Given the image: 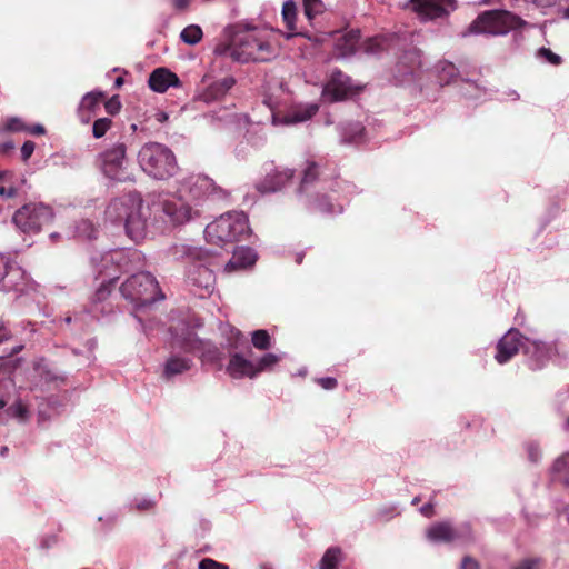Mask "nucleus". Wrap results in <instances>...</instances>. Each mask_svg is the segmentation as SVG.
<instances>
[{
	"mask_svg": "<svg viewBox=\"0 0 569 569\" xmlns=\"http://www.w3.org/2000/svg\"><path fill=\"white\" fill-rule=\"evenodd\" d=\"M149 87L154 92H166L170 87H179L178 76L166 68L153 70L149 77Z\"/></svg>",
	"mask_w": 569,
	"mask_h": 569,
	"instance_id": "nucleus-23",
	"label": "nucleus"
},
{
	"mask_svg": "<svg viewBox=\"0 0 569 569\" xmlns=\"http://www.w3.org/2000/svg\"><path fill=\"white\" fill-rule=\"evenodd\" d=\"M171 1H172V6L177 10H184L188 8V6L190 3V0H171Z\"/></svg>",
	"mask_w": 569,
	"mask_h": 569,
	"instance_id": "nucleus-56",
	"label": "nucleus"
},
{
	"mask_svg": "<svg viewBox=\"0 0 569 569\" xmlns=\"http://www.w3.org/2000/svg\"><path fill=\"white\" fill-rule=\"evenodd\" d=\"M507 94H508V97L511 100H518L519 99V94L515 90H510Z\"/></svg>",
	"mask_w": 569,
	"mask_h": 569,
	"instance_id": "nucleus-63",
	"label": "nucleus"
},
{
	"mask_svg": "<svg viewBox=\"0 0 569 569\" xmlns=\"http://www.w3.org/2000/svg\"><path fill=\"white\" fill-rule=\"evenodd\" d=\"M98 229L89 220H80L76 224L74 236L81 239L92 240L97 238Z\"/></svg>",
	"mask_w": 569,
	"mask_h": 569,
	"instance_id": "nucleus-33",
	"label": "nucleus"
},
{
	"mask_svg": "<svg viewBox=\"0 0 569 569\" xmlns=\"http://www.w3.org/2000/svg\"><path fill=\"white\" fill-rule=\"evenodd\" d=\"M216 260L217 254L211 252L209 261H199L194 266H189L186 270L189 283L200 290H203L206 293L211 292L216 282V276L212 269L217 264Z\"/></svg>",
	"mask_w": 569,
	"mask_h": 569,
	"instance_id": "nucleus-14",
	"label": "nucleus"
},
{
	"mask_svg": "<svg viewBox=\"0 0 569 569\" xmlns=\"http://www.w3.org/2000/svg\"><path fill=\"white\" fill-rule=\"evenodd\" d=\"M138 163L146 174L156 180H168L179 170L172 150L159 142L144 143L138 152Z\"/></svg>",
	"mask_w": 569,
	"mask_h": 569,
	"instance_id": "nucleus-4",
	"label": "nucleus"
},
{
	"mask_svg": "<svg viewBox=\"0 0 569 569\" xmlns=\"http://www.w3.org/2000/svg\"><path fill=\"white\" fill-rule=\"evenodd\" d=\"M526 337L519 330L510 328L497 342L495 360L499 365L509 362L521 349Z\"/></svg>",
	"mask_w": 569,
	"mask_h": 569,
	"instance_id": "nucleus-18",
	"label": "nucleus"
},
{
	"mask_svg": "<svg viewBox=\"0 0 569 569\" xmlns=\"http://www.w3.org/2000/svg\"><path fill=\"white\" fill-rule=\"evenodd\" d=\"M111 120L109 118H99L93 122L92 134L94 138H102L110 129Z\"/></svg>",
	"mask_w": 569,
	"mask_h": 569,
	"instance_id": "nucleus-44",
	"label": "nucleus"
},
{
	"mask_svg": "<svg viewBox=\"0 0 569 569\" xmlns=\"http://www.w3.org/2000/svg\"><path fill=\"white\" fill-rule=\"evenodd\" d=\"M226 371L232 379H253L257 377L254 361L247 359L241 352H234L230 356Z\"/></svg>",
	"mask_w": 569,
	"mask_h": 569,
	"instance_id": "nucleus-21",
	"label": "nucleus"
},
{
	"mask_svg": "<svg viewBox=\"0 0 569 569\" xmlns=\"http://www.w3.org/2000/svg\"><path fill=\"white\" fill-rule=\"evenodd\" d=\"M315 381L325 390H333L338 386V380L335 377L317 378Z\"/></svg>",
	"mask_w": 569,
	"mask_h": 569,
	"instance_id": "nucleus-49",
	"label": "nucleus"
},
{
	"mask_svg": "<svg viewBox=\"0 0 569 569\" xmlns=\"http://www.w3.org/2000/svg\"><path fill=\"white\" fill-rule=\"evenodd\" d=\"M29 132L32 134H43L44 128L41 124H36L32 128L29 129Z\"/></svg>",
	"mask_w": 569,
	"mask_h": 569,
	"instance_id": "nucleus-60",
	"label": "nucleus"
},
{
	"mask_svg": "<svg viewBox=\"0 0 569 569\" xmlns=\"http://www.w3.org/2000/svg\"><path fill=\"white\" fill-rule=\"evenodd\" d=\"M526 365L531 371H540L547 367L551 358L557 353L556 342H546L526 337L522 350Z\"/></svg>",
	"mask_w": 569,
	"mask_h": 569,
	"instance_id": "nucleus-12",
	"label": "nucleus"
},
{
	"mask_svg": "<svg viewBox=\"0 0 569 569\" xmlns=\"http://www.w3.org/2000/svg\"><path fill=\"white\" fill-rule=\"evenodd\" d=\"M250 232L248 217L242 211L223 213L204 229L207 241L219 247L244 240Z\"/></svg>",
	"mask_w": 569,
	"mask_h": 569,
	"instance_id": "nucleus-5",
	"label": "nucleus"
},
{
	"mask_svg": "<svg viewBox=\"0 0 569 569\" xmlns=\"http://www.w3.org/2000/svg\"><path fill=\"white\" fill-rule=\"evenodd\" d=\"M551 471L553 475H569V451L555 460Z\"/></svg>",
	"mask_w": 569,
	"mask_h": 569,
	"instance_id": "nucleus-43",
	"label": "nucleus"
},
{
	"mask_svg": "<svg viewBox=\"0 0 569 569\" xmlns=\"http://www.w3.org/2000/svg\"><path fill=\"white\" fill-rule=\"evenodd\" d=\"M452 526L449 522H438L427 530V538L435 543L452 541Z\"/></svg>",
	"mask_w": 569,
	"mask_h": 569,
	"instance_id": "nucleus-27",
	"label": "nucleus"
},
{
	"mask_svg": "<svg viewBox=\"0 0 569 569\" xmlns=\"http://www.w3.org/2000/svg\"><path fill=\"white\" fill-rule=\"evenodd\" d=\"M345 560V555L339 546L329 547L322 555L318 569H339V566Z\"/></svg>",
	"mask_w": 569,
	"mask_h": 569,
	"instance_id": "nucleus-28",
	"label": "nucleus"
},
{
	"mask_svg": "<svg viewBox=\"0 0 569 569\" xmlns=\"http://www.w3.org/2000/svg\"><path fill=\"white\" fill-rule=\"evenodd\" d=\"M34 142L32 141H26L22 147H21V158L23 161H27L29 160V158L32 156L33 151H34Z\"/></svg>",
	"mask_w": 569,
	"mask_h": 569,
	"instance_id": "nucleus-52",
	"label": "nucleus"
},
{
	"mask_svg": "<svg viewBox=\"0 0 569 569\" xmlns=\"http://www.w3.org/2000/svg\"><path fill=\"white\" fill-rule=\"evenodd\" d=\"M323 3L321 0H303V12L309 21L322 13Z\"/></svg>",
	"mask_w": 569,
	"mask_h": 569,
	"instance_id": "nucleus-40",
	"label": "nucleus"
},
{
	"mask_svg": "<svg viewBox=\"0 0 569 569\" xmlns=\"http://www.w3.org/2000/svg\"><path fill=\"white\" fill-rule=\"evenodd\" d=\"M7 129L10 131H21L24 127L19 118H11L7 122Z\"/></svg>",
	"mask_w": 569,
	"mask_h": 569,
	"instance_id": "nucleus-54",
	"label": "nucleus"
},
{
	"mask_svg": "<svg viewBox=\"0 0 569 569\" xmlns=\"http://www.w3.org/2000/svg\"><path fill=\"white\" fill-rule=\"evenodd\" d=\"M413 11L423 21L447 18L457 8L456 0H410Z\"/></svg>",
	"mask_w": 569,
	"mask_h": 569,
	"instance_id": "nucleus-15",
	"label": "nucleus"
},
{
	"mask_svg": "<svg viewBox=\"0 0 569 569\" xmlns=\"http://www.w3.org/2000/svg\"><path fill=\"white\" fill-rule=\"evenodd\" d=\"M541 558H526L517 565L512 566L511 569H538L541 565Z\"/></svg>",
	"mask_w": 569,
	"mask_h": 569,
	"instance_id": "nucleus-46",
	"label": "nucleus"
},
{
	"mask_svg": "<svg viewBox=\"0 0 569 569\" xmlns=\"http://www.w3.org/2000/svg\"><path fill=\"white\" fill-rule=\"evenodd\" d=\"M295 171L289 168H274L270 170L259 183L258 190L262 193L280 191L293 178Z\"/></svg>",
	"mask_w": 569,
	"mask_h": 569,
	"instance_id": "nucleus-20",
	"label": "nucleus"
},
{
	"mask_svg": "<svg viewBox=\"0 0 569 569\" xmlns=\"http://www.w3.org/2000/svg\"><path fill=\"white\" fill-rule=\"evenodd\" d=\"M263 103L271 111L273 124H296L305 122L311 119L318 112L319 109L317 103H305L296 106L284 116H279L276 112L278 104L271 97L266 96L263 98Z\"/></svg>",
	"mask_w": 569,
	"mask_h": 569,
	"instance_id": "nucleus-13",
	"label": "nucleus"
},
{
	"mask_svg": "<svg viewBox=\"0 0 569 569\" xmlns=\"http://www.w3.org/2000/svg\"><path fill=\"white\" fill-rule=\"evenodd\" d=\"M343 143H360L363 140L365 128L360 122H343L338 126Z\"/></svg>",
	"mask_w": 569,
	"mask_h": 569,
	"instance_id": "nucleus-26",
	"label": "nucleus"
},
{
	"mask_svg": "<svg viewBox=\"0 0 569 569\" xmlns=\"http://www.w3.org/2000/svg\"><path fill=\"white\" fill-rule=\"evenodd\" d=\"M420 512L425 517H431L433 515V506L428 502L420 508Z\"/></svg>",
	"mask_w": 569,
	"mask_h": 569,
	"instance_id": "nucleus-57",
	"label": "nucleus"
},
{
	"mask_svg": "<svg viewBox=\"0 0 569 569\" xmlns=\"http://www.w3.org/2000/svg\"><path fill=\"white\" fill-rule=\"evenodd\" d=\"M358 39H359L358 31H351L347 36H345V41L347 44V50H346L345 54L352 53L355 51Z\"/></svg>",
	"mask_w": 569,
	"mask_h": 569,
	"instance_id": "nucleus-48",
	"label": "nucleus"
},
{
	"mask_svg": "<svg viewBox=\"0 0 569 569\" xmlns=\"http://www.w3.org/2000/svg\"><path fill=\"white\" fill-rule=\"evenodd\" d=\"M273 54L271 44L256 29L237 32L231 42V58L234 61H268Z\"/></svg>",
	"mask_w": 569,
	"mask_h": 569,
	"instance_id": "nucleus-9",
	"label": "nucleus"
},
{
	"mask_svg": "<svg viewBox=\"0 0 569 569\" xmlns=\"http://www.w3.org/2000/svg\"><path fill=\"white\" fill-rule=\"evenodd\" d=\"M526 26L527 22L525 20L508 10H487L470 23L463 36H505Z\"/></svg>",
	"mask_w": 569,
	"mask_h": 569,
	"instance_id": "nucleus-7",
	"label": "nucleus"
},
{
	"mask_svg": "<svg viewBox=\"0 0 569 569\" xmlns=\"http://www.w3.org/2000/svg\"><path fill=\"white\" fill-rule=\"evenodd\" d=\"M251 341L259 350H268L271 347V337L264 329L254 330L251 333Z\"/></svg>",
	"mask_w": 569,
	"mask_h": 569,
	"instance_id": "nucleus-36",
	"label": "nucleus"
},
{
	"mask_svg": "<svg viewBox=\"0 0 569 569\" xmlns=\"http://www.w3.org/2000/svg\"><path fill=\"white\" fill-rule=\"evenodd\" d=\"M1 282L6 291L16 292L18 296H22L34 289V283L27 272L9 259Z\"/></svg>",
	"mask_w": 569,
	"mask_h": 569,
	"instance_id": "nucleus-17",
	"label": "nucleus"
},
{
	"mask_svg": "<svg viewBox=\"0 0 569 569\" xmlns=\"http://www.w3.org/2000/svg\"><path fill=\"white\" fill-rule=\"evenodd\" d=\"M227 192L204 174L191 173L178 181L173 193H152L144 201L130 192L110 201L106 220L124 227L133 241L146 237L149 220L179 226L199 214L198 206L208 199H223Z\"/></svg>",
	"mask_w": 569,
	"mask_h": 569,
	"instance_id": "nucleus-1",
	"label": "nucleus"
},
{
	"mask_svg": "<svg viewBox=\"0 0 569 569\" xmlns=\"http://www.w3.org/2000/svg\"><path fill=\"white\" fill-rule=\"evenodd\" d=\"M17 188L12 182V173L9 171H0V197L10 199L16 197Z\"/></svg>",
	"mask_w": 569,
	"mask_h": 569,
	"instance_id": "nucleus-32",
	"label": "nucleus"
},
{
	"mask_svg": "<svg viewBox=\"0 0 569 569\" xmlns=\"http://www.w3.org/2000/svg\"><path fill=\"white\" fill-rule=\"evenodd\" d=\"M466 86L468 87L467 89H465V94L469 98V99H479L481 93H480V89L479 87L472 82V81H466Z\"/></svg>",
	"mask_w": 569,
	"mask_h": 569,
	"instance_id": "nucleus-50",
	"label": "nucleus"
},
{
	"mask_svg": "<svg viewBox=\"0 0 569 569\" xmlns=\"http://www.w3.org/2000/svg\"><path fill=\"white\" fill-rule=\"evenodd\" d=\"M6 412L8 416L16 418L19 422H26L29 418V410L21 400L14 401L8 407Z\"/></svg>",
	"mask_w": 569,
	"mask_h": 569,
	"instance_id": "nucleus-37",
	"label": "nucleus"
},
{
	"mask_svg": "<svg viewBox=\"0 0 569 569\" xmlns=\"http://www.w3.org/2000/svg\"><path fill=\"white\" fill-rule=\"evenodd\" d=\"M452 541L461 545L472 543L476 540L469 522H462L452 527Z\"/></svg>",
	"mask_w": 569,
	"mask_h": 569,
	"instance_id": "nucleus-30",
	"label": "nucleus"
},
{
	"mask_svg": "<svg viewBox=\"0 0 569 569\" xmlns=\"http://www.w3.org/2000/svg\"><path fill=\"white\" fill-rule=\"evenodd\" d=\"M120 292L134 310L148 308L156 301L164 299L158 281L150 272L132 274L121 284Z\"/></svg>",
	"mask_w": 569,
	"mask_h": 569,
	"instance_id": "nucleus-8",
	"label": "nucleus"
},
{
	"mask_svg": "<svg viewBox=\"0 0 569 569\" xmlns=\"http://www.w3.org/2000/svg\"><path fill=\"white\" fill-rule=\"evenodd\" d=\"M157 501L150 496H136L129 500L127 508L130 511L146 512L152 510Z\"/></svg>",
	"mask_w": 569,
	"mask_h": 569,
	"instance_id": "nucleus-31",
	"label": "nucleus"
},
{
	"mask_svg": "<svg viewBox=\"0 0 569 569\" xmlns=\"http://www.w3.org/2000/svg\"><path fill=\"white\" fill-rule=\"evenodd\" d=\"M53 218L52 209L43 203L30 202L22 206L12 217L13 223L22 232H38L43 226L51 222Z\"/></svg>",
	"mask_w": 569,
	"mask_h": 569,
	"instance_id": "nucleus-10",
	"label": "nucleus"
},
{
	"mask_svg": "<svg viewBox=\"0 0 569 569\" xmlns=\"http://www.w3.org/2000/svg\"><path fill=\"white\" fill-rule=\"evenodd\" d=\"M211 252L212 251L190 242H176L166 250V254L169 258L174 261L183 262L186 269L191 264L194 266L199 261H209Z\"/></svg>",
	"mask_w": 569,
	"mask_h": 569,
	"instance_id": "nucleus-16",
	"label": "nucleus"
},
{
	"mask_svg": "<svg viewBox=\"0 0 569 569\" xmlns=\"http://www.w3.org/2000/svg\"><path fill=\"white\" fill-rule=\"evenodd\" d=\"M104 107H106V110L108 113L114 114V113L119 112V110L121 108V103H120L118 97H112L110 100H108L106 102Z\"/></svg>",
	"mask_w": 569,
	"mask_h": 569,
	"instance_id": "nucleus-51",
	"label": "nucleus"
},
{
	"mask_svg": "<svg viewBox=\"0 0 569 569\" xmlns=\"http://www.w3.org/2000/svg\"><path fill=\"white\" fill-rule=\"evenodd\" d=\"M297 17V6L293 0L284 1L282 6V18L289 30H295V22Z\"/></svg>",
	"mask_w": 569,
	"mask_h": 569,
	"instance_id": "nucleus-35",
	"label": "nucleus"
},
{
	"mask_svg": "<svg viewBox=\"0 0 569 569\" xmlns=\"http://www.w3.org/2000/svg\"><path fill=\"white\" fill-rule=\"evenodd\" d=\"M479 568H480V565L475 558H472L470 556H466L462 558L461 563H460V569H479Z\"/></svg>",
	"mask_w": 569,
	"mask_h": 569,
	"instance_id": "nucleus-53",
	"label": "nucleus"
},
{
	"mask_svg": "<svg viewBox=\"0 0 569 569\" xmlns=\"http://www.w3.org/2000/svg\"><path fill=\"white\" fill-rule=\"evenodd\" d=\"M247 140L248 143H250L253 148L258 149L266 143L267 136L261 128H257L248 131Z\"/></svg>",
	"mask_w": 569,
	"mask_h": 569,
	"instance_id": "nucleus-42",
	"label": "nucleus"
},
{
	"mask_svg": "<svg viewBox=\"0 0 569 569\" xmlns=\"http://www.w3.org/2000/svg\"><path fill=\"white\" fill-rule=\"evenodd\" d=\"M22 349H23V346H22V345H17V346L12 347V349H11V350H10V352H9V355H10V356L17 355V353H19Z\"/></svg>",
	"mask_w": 569,
	"mask_h": 569,
	"instance_id": "nucleus-62",
	"label": "nucleus"
},
{
	"mask_svg": "<svg viewBox=\"0 0 569 569\" xmlns=\"http://www.w3.org/2000/svg\"><path fill=\"white\" fill-rule=\"evenodd\" d=\"M140 259V252L137 250L112 249L109 251L93 250L90 254V264L97 276L103 277L102 282L94 295V301L90 308L91 318L99 320L107 316L103 300L111 292V284L119 279L122 271H128L130 264Z\"/></svg>",
	"mask_w": 569,
	"mask_h": 569,
	"instance_id": "nucleus-2",
	"label": "nucleus"
},
{
	"mask_svg": "<svg viewBox=\"0 0 569 569\" xmlns=\"http://www.w3.org/2000/svg\"><path fill=\"white\" fill-rule=\"evenodd\" d=\"M528 460L531 463L538 465L542 460V449L538 441L530 440L525 443Z\"/></svg>",
	"mask_w": 569,
	"mask_h": 569,
	"instance_id": "nucleus-39",
	"label": "nucleus"
},
{
	"mask_svg": "<svg viewBox=\"0 0 569 569\" xmlns=\"http://www.w3.org/2000/svg\"><path fill=\"white\" fill-rule=\"evenodd\" d=\"M352 90L353 84L350 77L340 70H335L323 87L322 97L329 102H337L346 99Z\"/></svg>",
	"mask_w": 569,
	"mask_h": 569,
	"instance_id": "nucleus-19",
	"label": "nucleus"
},
{
	"mask_svg": "<svg viewBox=\"0 0 569 569\" xmlns=\"http://www.w3.org/2000/svg\"><path fill=\"white\" fill-rule=\"evenodd\" d=\"M257 261V252L249 247L234 249L231 259L226 264L227 271L242 270L253 266Z\"/></svg>",
	"mask_w": 569,
	"mask_h": 569,
	"instance_id": "nucleus-24",
	"label": "nucleus"
},
{
	"mask_svg": "<svg viewBox=\"0 0 569 569\" xmlns=\"http://www.w3.org/2000/svg\"><path fill=\"white\" fill-rule=\"evenodd\" d=\"M202 322H179L177 327H170L171 337L170 347L182 350L186 355L171 352L162 366V378L166 381L183 375L191 370L193 360L189 355L198 356L209 351L211 343L209 340L201 339L196 333Z\"/></svg>",
	"mask_w": 569,
	"mask_h": 569,
	"instance_id": "nucleus-3",
	"label": "nucleus"
},
{
	"mask_svg": "<svg viewBox=\"0 0 569 569\" xmlns=\"http://www.w3.org/2000/svg\"><path fill=\"white\" fill-rule=\"evenodd\" d=\"M236 84V79L231 76L210 83L206 89L198 93V100L211 103L224 98Z\"/></svg>",
	"mask_w": 569,
	"mask_h": 569,
	"instance_id": "nucleus-22",
	"label": "nucleus"
},
{
	"mask_svg": "<svg viewBox=\"0 0 569 569\" xmlns=\"http://www.w3.org/2000/svg\"><path fill=\"white\" fill-rule=\"evenodd\" d=\"M379 50H380V44L377 39H371L368 41L366 51L371 52V53H377V52H379Z\"/></svg>",
	"mask_w": 569,
	"mask_h": 569,
	"instance_id": "nucleus-55",
	"label": "nucleus"
},
{
	"mask_svg": "<svg viewBox=\"0 0 569 569\" xmlns=\"http://www.w3.org/2000/svg\"><path fill=\"white\" fill-rule=\"evenodd\" d=\"M198 569H229V567L222 562H218L211 558H203L199 565Z\"/></svg>",
	"mask_w": 569,
	"mask_h": 569,
	"instance_id": "nucleus-47",
	"label": "nucleus"
},
{
	"mask_svg": "<svg viewBox=\"0 0 569 569\" xmlns=\"http://www.w3.org/2000/svg\"><path fill=\"white\" fill-rule=\"evenodd\" d=\"M118 518H119V515L117 512H109L104 516H99L98 517L99 526L96 528V530L99 532H102V533L110 532L114 528V526L118 521Z\"/></svg>",
	"mask_w": 569,
	"mask_h": 569,
	"instance_id": "nucleus-38",
	"label": "nucleus"
},
{
	"mask_svg": "<svg viewBox=\"0 0 569 569\" xmlns=\"http://www.w3.org/2000/svg\"><path fill=\"white\" fill-rule=\"evenodd\" d=\"M214 53L219 56L229 54L231 57V44L229 47L227 46H218L214 49Z\"/></svg>",
	"mask_w": 569,
	"mask_h": 569,
	"instance_id": "nucleus-59",
	"label": "nucleus"
},
{
	"mask_svg": "<svg viewBox=\"0 0 569 569\" xmlns=\"http://www.w3.org/2000/svg\"><path fill=\"white\" fill-rule=\"evenodd\" d=\"M202 36V29L199 26L190 24L181 31L180 39L187 44L194 46L200 42Z\"/></svg>",
	"mask_w": 569,
	"mask_h": 569,
	"instance_id": "nucleus-34",
	"label": "nucleus"
},
{
	"mask_svg": "<svg viewBox=\"0 0 569 569\" xmlns=\"http://www.w3.org/2000/svg\"><path fill=\"white\" fill-rule=\"evenodd\" d=\"M321 186L318 179V166L316 162H307L302 171V178L297 190L299 199L305 206L311 210L320 213H340L342 212L341 204H335L327 194H320Z\"/></svg>",
	"mask_w": 569,
	"mask_h": 569,
	"instance_id": "nucleus-6",
	"label": "nucleus"
},
{
	"mask_svg": "<svg viewBox=\"0 0 569 569\" xmlns=\"http://www.w3.org/2000/svg\"><path fill=\"white\" fill-rule=\"evenodd\" d=\"M457 76V68L451 62H441L439 64V81L448 84Z\"/></svg>",
	"mask_w": 569,
	"mask_h": 569,
	"instance_id": "nucleus-41",
	"label": "nucleus"
},
{
	"mask_svg": "<svg viewBox=\"0 0 569 569\" xmlns=\"http://www.w3.org/2000/svg\"><path fill=\"white\" fill-rule=\"evenodd\" d=\"M126 152V144L118 142L99 154V167L107 178L116 181L131 180L127 171Z\"/></svg>",
	"mask_w": 569,
	"mask_h": 569,
	"instance_id": "nucleus-11",
	"label": "nucleus"
},
{
	"mask_svg": "<svg viewBox=\"0 0 569 569\" xmlns=\"http://www.w3.org/2000/svg\"><path fill=\"white\" fill-rule=\"evenodd\" d=\"M286 352H267L262 355L254 361L256 376L258 377L261 372L270 371L279 361L286 358Z\"/></svg>",
	"mask_w": 569,
	"mask_h": 569,
	"instance_id": "nucleus-29",
	"label": "nucleus"
},
{
	"mask_svg": "<svg viewBox=\"0 0 569 569\" xmlns=\"http://www.w3.org/2000/svg\"><path fill=\"white\" fill-rule=\"evenodd\" d=\"M562 430L569 432V417L562 423Z\"/></svg>",
	"mask_w": 569,
	"mask_h": 569,
	"instance_id": "nucleus-64",
	"label": "nucleus"
},
{
	"mask_svg": "<svg viewBox=\"0 0 569 569\" xmlns=\"http://www.w3.org/2000/svg\"><path fill=\"white\" fill-rule=\"evenodd\" d=\"M537 57L545 59L548 63H550L552 66H559L562 60L560 56L553 53L550 49L545 48V47H542L538 50Z\"/></svg>",
	"mask_w": 569,
	"mask_h": 569,
	"instance_id": "nucleus-45",
	"label": "nucleus"
},
{
	"mask_svg": "<svg viewBox=\"0 0 569 569\" xmlns=\"http://www.w3.org/2000/svg\"><path fill=\"white\" fill-rule=\"evenodd\" d=\"M8 330L3 326V322H0V343L8 339Z\"/></svg>",
	"mask_w": 569,
	"mask_h": 569,
	"instance_id": "nucleus-61",
	"label": "nucleus"
},
{
	"mask_svg": "<svg viewBox=\"0 0 569 569\" xmlns=\"http://www.w3.org/2000/svg\"><path fill=\"white\" fill-rule=\"evenodd\" d=\"M13 149H14V143L12 141H6L0 144V152L3 154L9 153Z\"/></svg>",
	"mask_w": 569,
	"mask_h": 569,
	"instance_id": "nucleus-58",
	"label": "nucleus"
},
{
	"mask_svg": "<svg viewBox=\"0 0 569 569\" xmlns=\"http://www.w3.org/2000/svg\"><path fill=\"white\" fill-rule=\"evenodd\" d=\"M102 97L101 91H91L82 97L78 109V116L81 122L88 123L91 120V113L100 107Z\"/></svg>",
	"mask_w": 569,
	"mask_h": 569,
	"instance_id": "nucleus-25",
	"label": "nucleus"
}]
</instances>
